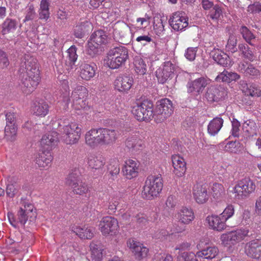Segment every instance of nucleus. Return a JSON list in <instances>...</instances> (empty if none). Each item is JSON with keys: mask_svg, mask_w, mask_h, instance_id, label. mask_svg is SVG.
Masks as SVG:
<instances>
[{"mask_svg": "<svg viewBox=\"0 0 261 261\" xmlns=\"http://www.w3.org/2000/svg\"><path fill=\"white\" fill-rule=\"evenodd\" d=\"M96 45L100 46L106 41V35L105 32L101 30L94 32L91 35L90 40Z\"/></svg>", "mask_w": 261, "mask_h": 261, "instance_id": "obj_42", "label": "nucleus"}, {"mask_svg": "<svg viewBox=\"0 0 261 261\" xmlns=\"http://www.w3.org/2000/svg\"><path fill=\"white\" fill-rule=\"evenodd\" d=\"M224 189L223 186L218 183H215L213 185L212 188V194L215 199L219 198L223 194Z\"/></svg>", "mask_w": 261, "mask_h": 261, "instance_id": "obj_56", "label": "nucleus"}, {"mask_svg": "<svg viewBox=\"0 0 261 261\" xmlns=\"http://www.w3.org/2000/svg\"><path fill=\"white\" fill-rule=\"evenodd\" d=\"M32 111L36 116H45L49 111L48 103L42 99L36 100L32 106Z\"/></svg>", "mask_w": 261, "mask_h": 261, "instance_id": "obj_26", "label": "nucleus"}, {"mask_svg": "<svg viewBox=\"0 0 261 261\" xmlns=\"http://www.w3.org/2000/svg\"><path fill=\"white\" fill-rule=\"evenodd\" d=\"M90 40L88 41L87 44V54L92 57H94L98 53L99 45H96Z\"/></svg>", "mask_w": 261, "mask_h": 261, "instance_id": "obj_61", "label": "nucleus"}, {"mask_svg": "<svg viewBox=\"0 0 261 261\" xmlns=\"http://www.w3.org/2000/svg\"><path fill=\"white\" fill-rule=\"evenodd\" d=\"M72 189L74 193L79 195H83L87 193L89 189L87 185L83 182L81 180L74 183V185H69Z\"/></svg>", "mask_w": 261, "mask_h": 261, "instance_id": "obj_47", "label": "nucleus"}, {"mask_svg": "<svg viewBox=\"0 0 261 261\" xmlns=\"http://www.w3.org/2000/svg\"><path fill=\"white\" fill-rule=\"evenodd\" d=\"M89 26L90 23L87 21L78 23L73 29L75 37L78 38H82Z\"/></svg>", "mask_w": 261, "mask_h": 261, "instance_id": "obj_41", "label": "nucleus"}, {"mask_svg": "<svg viewBox=\"0 0 261 261\" xmlns=\"http://www.w3.org/2000/svg\"><path fill=\"white\" fill-rule=\"evenodd\" d=\"M174 71V65L170 61L164 63L162 68L156 71V76L160 83L164 84L172 77Z\"/></svg>", "mask_w": 261, "mask_h": 261, "instance_id": "obj_11", "label": "nucleus"}, {"mask_svg": "<svg viewBox=\"0 0 261 261\" xmlns=\"http://www.w3.org/2000/svg\"><path fill=\"white\" fill-rule=\"evenodd\" d=\"M132 221L136 222L140 226H142L146 225L148 220L144 214L140 213L133 217Z\"/></svg>", "mask_w": 261, "mask_h": 261, "instance_id": "obj_62", "label": "nucleus"}, {"mask_svg": "<svg viewBox=\"0 0 261 261\" xmlns=\"http://www.w3.org/2000/svg\"><path fill=\"white\" fill-rule=\"evenodd\" d=\"M238 48L244 58L251 61L254 60L253 54L247 44H239Z\"/></svg>", "mask_w": 261, "mask_h": 261, "instance_id": "obj_52", "label": "nucleus"}, {"mask_svg": "<svg viewBox=\"0 0 261 261\" xmlns=\"http://www.w3.org/2000/svg\"><path fill=\"white\" fill-rule=\"evenodd\" d=\"M222 10L220 7L216 5L210 10L208 16L213 20L217 21L222 17Z\"/></svg>", "mask_w": 261, "mask_h": 261, "instance_id": "obj_51", "label": "nucleus"}, {"mask_svg": "<svg viewBox=\"0 0 261 261\" xmlns=\"http://www.w3.org/2000/svg\"><path fill=\"white\" fill-rule=\"evenodd\" d=\"M103 128H92L85 135V141L88 145L95 147L101 145Z\"/></svg>", "mask_w": 261, "mask_h": 261, "instance_id": "obj_14", "label": "nucleus"}, {"mask_svg": "<svg viewBox=\"0 0 261 261\" xmlns=\"http://www.w3.org/2000/svg\"><path fill=\"white\" fill-rule=\"evenodd\" d=\"M208 82L209 80L207 79L201 77L188 82L187 84L188 92L194 95L200 94L208 84Z\"/></svg>", "mask_w": 261, "mask_h": 261, "instance_id": "obj_15", "label": "nucleus"}, {"mask_svg": "<svg viewBox=\"0 0 261 261\" xmlns=\"http://www.w3.org/2000/svg\"><path fill=\"white\" fill-rule=\"evenodd\" d=\"M53 156L49 150L42 151L38 153L36 163L40 167L45 168L50 166Z\"/></svg>", "mask_w": 261, "mask_h": 261, "instance_id": "obj_29", "label": "nucleus"}, {"mask_svg": "<svg viewBox=\"0 0 261 261\" xmlns=\"http://www.w3.org/2000/svg\"><path fill=\"white\" fill-rule=\"evenodd\" d=\"M128 58L127 49L119 46L111 49L108 53L106 64L111 69H117L124 65Z\"/></svg>", "mask_w": 261, "mask_h": 261, "instance_id": "obj_3", "label": "nucleus"}, {"mask_svg": "<svg viewBox=\"0 0 261 261\" xmlns=\"http://www.w3.org/2000/svg\"><path fill=\"white\" fill-rule=\"evenodd\" d=\"M91 257L92 260L100 261L102 258L103 247L100 243H91L90 245Z\"/></svg>", "mask_w": 261, "mask_h": 261, "instance_id": "obj_33", "label": "nucleus"}, {"mask_svg": "<svg viewBox=\"0 0 261 261\" xmlns=\"http://www.w3.org/2000/svg\"><path fill=\"white\" fill-rule=\"evenodd\" d=\"M88 163L91 168L99 169L105 164V159L101 155L92 154L88 158Z\"/></svg>", "mask_w": 261, "mask_h": 261, "instance_id": "obj_36", "label": "nucleus"}, {"mask_svg": "<svg viewBox=\"0 0 261 261\" xmlns=\"http://www.w3.org/2000/svg\"><path fill=\"white\" fill-rule=\"evenodd\" d=\"M19 190V185L16 184H9L7 186L6 188V194L9 197L13 198L17 195Z\"/></svg>", "mask_w": 261, "mask_h": 261, "instance_id": "obj_57", "label": "nucleus"}, {"mask_svg": "<svg viewBox=\"0 0 261 261\" xmlns=\"http://www.w3.org/2000/svg\"><path fill=\"white\" fill-rule=\"evenodd\" d=\"M71 230L81 239H91L94 235V229L89 226H73Z\"/></svg>", "mask_w": 261, "mask_h": 261, "instance_id": "obj_30", "label": "nucleus"}, {"mask_svg": "<svg viewBox=\"0 0 261 261\" xmlns=\"http://www.w3.org/2000/svg\"><path fill=\"white\" fill-rule=\"evenodd\" d=\"M256 188L254 182L249 177H245L240 180L233 188L234 198L237 200H243L253 192Z\"/></svg>", "mask_w": 261, "mask_h": 261, "instance_id": "obj_4", "label": "nucleus"}, {"mask_svg": "<svg viewBox=\"0 0 261 261\" xmlns=\"http://www.w3.org/2000/svg\"><path fill=\"white\" fill-rule=\"evenodd\" d=\"M88 90L83 86L77 85L72 92L71 98L72 101V107L75 110L85 109L87 107L86 97Z\"/></svg>", "mask_w": 261, "mask_h": 261, "instance_id": "obj_7", "label": "nucleus"}, {"mask_svg": "<svg viewBox=\"0 0 261 261\" xmlns=\"http://www.w3.org/2000/svg\"><path fill=\"white\" fill-rule=\"evenodd\" d=\"M36 217V212L33 204L27 200L22 201L21 206L18 211L17 221L22 226H24L30 218L31 219Z\"/></svg>", "mask_w": 261, "mask_h": 261, "instance_id": "obj_9", "label": "nucleus"}, {"mask_svg": "<svg viewBox=\"0 0 261 261\" xmlns=\"http://www.w3.org/2000/svg\"><path fill=\"white\" fill-rule=\"evenodd\" d=\"M125 146L132 152L137 153L143 148L144 144L143 141L138 136L134 135L127 138Z\"/></svg>", "mask_w": 261, "mask_h": 261, "instance_id": "obj_19", "label": "nucleus"}, {"mask_svg": "<svg viewBox=\"0 0 261 261\" xmlns=\"http://www.w3.org/2000/svg\"><path fill=\"white\" fill-rule=\"evenodd\" d=\"M80 130V136L81 135V130L82 129L81 127L79 126V124L76 123L72 122L69 124L67 125L64 126L63 128V133H68L70 134L71 133H75V130H77V129Z\"/></svg>", "mask_w": 261, "mask_h": 261, "instance_id": "obj_64", "label": "nucleus"}, {"mask_svg": "<svg viewBox=\"0 0 261 261\" xmlns=\"http://www.w3.org/2000/svg\"><path fill=\"white\" fill-rule=\"evenodd\" d=\"M223 120L220 117L214 118L211 120L208 126L207 131L211 136H215L217 134L223 126Z\"/></svg>", "mask_w": 261, "mask_h": 261, "instance_id": "obj_35", "label": "nucleus"}, {"mask_svg": "<svg viewBox=\"0 0 261 261\" xmlns=\"http://www.w3.org/2000/svg\"><path fill=\"white\" fill-rule=\"evenodd\" d=\"M239 142L237 141L228 142L224 147V150L231 153H236L239 150Z\"/></svg>", "mask_w": 261, "mask_h": 261, "instance_id": "obj_60", "label": "nucleus"}, {"mask_svg": "<svg viewBox=\"0 0 261 261\" xmlns=\"http://www.w3.org/2000/svg\"><path fill=\"white\" fill-rule=\"evenodd\" d=\"M227 92L221 87L211 86L207 89L205 97L209 102L218 101L223 99Z\"/></svg>", "mask_w": 261, "mask_h": 261, "instance_id": "obj_16", "label": "nucleus"}, {"mask_svg": "<svg viewBox=\"0 0 261 261\" xmlns=\"http://www.w3.org/2000/svg\"><path fill=\"white\" fill-rule=\"evenodd\" d=\"M127 246L132 250L136 259L141 260L147 256L148 249L140 243L129 239Z\"/></svg>", "mask_w": 261, "mask_h": 261, "instance_id": "obj_17", "label": "nucleus"}, {"mask_svg": "<svg viewBox=\"0 0 261 261\" xmlns=\"http://www.w3.org/2000/svg\"><path fill=\"white\" fill-rule=\"evenodd\" d=\"M240 78V76L236 72H228L224 70L217 75L216 80L217 82H223L229 83L232 81H235Z\"/></svg>", "mask_w": 261, "mask_h": 261, "instance_id": "obj_34", "label": "nucleus"}, {"mask_svg": "<svg viewBox=\"0 0 261 261\" xmlns=\"http://www.w3.org/2000/svg\"><path fill=\"white\" fill-rule=\"evenodd\" d=\"M239 88L247 96L259 97L261 90L254 84H247L245 81L241 80L239 82Z\"/></svg>", "mask_w": 261, "mask_h": 261, "instance_id": "obj_20", "label": "nucleus"}, {"mask_svg": "<svg viewBox=\"0 0 261 261\" xmlns=\"http://www.w3.org/2000/svg\"><path fill=\"white\" fill-rule=\"evenodd\" d=\"M5 138L11 142L15 140L16 138L17 128L15 124H6L5 128Z\"/></svg>", "mask_w": 261, "mask_h": 261, "instance_id": "obj_45", "label": "nucleus"}, {"mask_svg": "<svg viewBox=\"0 0 261 261\" xmlns=\"http://www.w3.org/2000/svg\"><path fill=\"white\" fill-rule=\"evenodd\" d=\"M17 23L15 20L7 18L2 24V33L3 35L13 32L16 29Z\"/></svg>", "mask_w": 261, "mask_h": 261, "instance_id": "obj_44", "label": "nucleus"}, {"mask_svg": "<svg viewBox=\"0 0 261 261\" xmlns=\"http://www.w3.org/2000/svg\"><path fill=\"white\" fill-rule=\"evenodd\" d=\"M237 38L233 34L230 35L226 45V49L231 53H234L237 50Z\"/></svg>", "mask_w": 261, "mask_h": 261, "instance_id": "obj_55", "label": "nucleus"}, {"mask_svg": "<svg viewBox=\"0 0 261 261\" xmlns=\"http://www.w3.org/2000/svg\"><path fill=\"white\" fill-rule=\"evenodd\" d=\"M132 112L138 121H148L153 117V104L148 101H144L134 106Z\"/></svg>", "mask_w": 261, "mask_h": 261, "instance_id": "obj_6", "label": "nucleus"}, {"mask_svg": "<svg viewBox=\"0 0 261 261\" xmlns=\"http://www.w3.org/2000/svg\"><path fill=\"white\" fill-rule=\"evenodd\" d=\"M81 181L80 173L78 169H75L69 174L66 183L68 185H74V183Z\"/></svg>", "mask_w": 261, "mask_h": 261, "instance_id": "obj_53", "label": "nucleus"}, {"mask_svg": "<svg viewBox=\"0 0 261 261\" xmlns=\"http://www.w3.org/2000/svg\"><path fill=\"white\" fill-rule=\"evenodd\" d=\"M153 28L155 30L156 34H160L165 30L164 19L162 18V17H157L156 19L154 18Z\"/></svg>", "mask_w": 261, "mask_h": 261, "instance_id": "obj_59", "label": "nucleus"}, {"mask_svg": "<svg viewBox=\"0 0 261 261\" xmlns=\"http://www.w3.org/2000/svg\"><path fill=\"white\" fill-rule=\"evenodd\" d=\"M173 112L172 103L168 99H162L156 102L155 109L153 112V117L158 122H162L169 118Z\"/></svg>", "mask_w": 261, "mask_h": 261, "instance_id": "obj_5", "label": "nucleus"}, {"mask_svg": "<svg viewBox=\"0 0 261 261\" xmlns=\"http://www.w3.org/2000/svg\"><path fill=\"white\" fill-rule=\"evenodd\" d=\"M135 69L136 72L144 75L147 71V66L144 60L140 57H136L134 61Z\"/></svg>", "mask_w": 261, "mask_h": 261, "instance_id": "obj_46", "label": "nucleus"}, {"mask_svg": "<svg viewBox=\"0 0 261 261\" xmlns=\"http://www.w3.org/2000/svg\"><path fill=\"white\" fill-rule=\"evenodd\" d=\"M209 226L214 230L217 231H222L225 228V221L222 217L217 215H212L207 216L206 219Z\"/></svg>", "mask_w": 261, "mask_h": 261, "instance_id": "obj_28", "label": "nucleus"}, {"mask_svg": "<svg viewBox=\"0 0 261 261\" xmlns=\"http://www.w3.org/2000/svg\"><path fill=\"white\" fill-rule=\"evenodd\" d=\"M240 31L245 40L252 45L253 44L251 42V41L255 39V36L251 31L245 26L242 27Z\"/></svg>", "mask_w": 261, "mask_h": 261, "instance_id": "obj_54", "label": "nucleus"}, {"mask_svg": "<svg viewBox=\"0 0 261 261\" xmlns=\"http://www.w3.org/2000/svg\"><path fill=\"white\" fill-rule=\"evenodd\" d=\"M234 207L232 205H228L220 215L225 221L231 217L234 214Z\"/></svg>", "mask_w": 261, "mask_h": 261, "instance_id": "obj_63", "label": "nucleus"}, {"mask_svg": "<svg viewBox=\"0 0 261 261\" xmlns=\"http://www.w3.org/2000/svg\"><path fill=\"white\" fill-rule=\"evenodd\" d=\"M133 83V79L127 75L119 76L114 82L116 89L121 92H125L130 89Z\"/></svg>", "mask_w": 261, "mask_h": 261, "instance_id": "obj_24", "label": "nucleus"}, {"mask_svg": "<svg viewBox=\"0 0 261 261\" xmlns=\"http://www.w3.org/2000/svg\"><path fill=\"white\" fill-rule=\"evenodd\" d=\"M248 233L249 230L248 229H239L222 234L220 239L222 243L225 245H234L248 236Z\"/></svg>", "mask_w": 261, "mask_h": 261, "instance_id": "obj_8", "label": "nucleus"}, {"mask_svg": "<svg viewBox=\"0 0 261 261\" xmlns=\"http://www.w3.org/2000/svg\"><path fill=\"white\" fill-rule=\"evenodd\" d=\"M193 194L196 201L200 204L204 203L209 198L207 188L205 185H195L193 188Z\"/></svg>", "mask_w": 261, "mask_h": 261, "instance_id": "obj_18", "label": "nucleus"}, {"mask_svg": "<svg viewBox=\"0 0 261 261\" xmlns=\"http://www.w3.org/2000/svg\"><path fill=\"white\" fill-rule=\"evenodd\" d=\"M95 74V67L88 64H85L81 66L80 76L85 80H89Z\"/></svg>", "mask_w": 261, "mask_h": 261, "instance_id": "obj_39", "label": "nucleus"}, {"mask_svg": "<svg viewBox=\"0 0 261 261\" xmlns=\"http://www.w3.org/2000/svg\"><path fill=\"white\" fill-rule=\"evenodd\" d=\"M173 172L178 177L182 176L186 171V164L185 160L178 155H174L172 157Z\"/></svg>", "mask_w": 261, "mask_h": 261, "instance_id": "obj_23", "label": "nucleus"}, {"mask_svg": "<svg viewBox=\"0 0 261 261\" xmlns=\"http://www.w3.org/2000/svg\"><path fill=\"white\" fill-rule=\"evenodd\" d=\"M178 222L183 224H188L194 219L193 211L187 207H182L175 215Z\"/></svg>", "mask_w": 261, "mask_h": 261, "instance_id": "obj_21", "label": "nucleus"}, {"mask_svg": "<svg viewBox=\"0 0 261 261\" xmlns=\"http://www.w3.org/2000/svg\"><path fill=\"white\" fill-rule=\"evenodd\" d=\"M239 68L246 76L257 77L260 74L259 71L250 63H241L239 65Z\"/></svg>", "mask_w": 261, "mask_h": 261, "instance_id": "obj_32", "label": "nucleus"}, {"mask_svg": "<svg viewBox=\"0 0 261 261\" xmlns=\"http://www.w3.org/2000/svg\"><path fill=\"white\" fill-rule=\"evenodd\" d=\"M123 175L128 179L137 176L138 172V166L137 162L133 160H127L122 168Z\"/></svg>", "mask_w": 261, "mask_h": 261, "instance_id": "obj_22", "label": "nucleus"}, {"mask_svg": "<svg viewBox=\"0 0 261 261\" xmlns=\"http://www.w3.org/2000/svg\"><path fill=\"white\" fill-rule=\"evenodd\" d=\"M197 253L184 252L178 256L177 261H198Z\"/></svg>", "mask_w": 261, "mask_h": 261, "instance_id": "obj_58", "label": "nucleus"}, {"mask_svg": "<svg viewBox=\"0 0 261 261\" xmlns=\"http://www.w3.org/2000/svg\"><path fill=\"white\" fill-rule=\"evenodd\" d=\"M19 72L23 92L27 94L32 92L40 80L36 60L29 55H25L21 60Z\"/></svg>", "mask_w": 261, "mask_h": 261, "instance_id": "obj_1", "label": "nucleus"}, {"mask_svg": "<svg viewBox=\"0 0 261 261\" xmlns=\"http://www.w3.org/2000/svg\"><path fill=\"white\" fill-rule=\"evenodd\" d=\"M118 132L114 129L103 128L101 145H109L115 142Z\"/></svg>", "mask_w": 261, "mask_h": 261, "instance_id": "obj_31", "label": "nucleus"}, {"mask_svg": "<svg viewBox=\"0 0 261 261\" xmlns=\"http://www.w3.org/2000/svg\"><path fill=\"white\" fill-rule=\"evenodd\" d=\"M75 133H63V138L65 143L67 144L72 145L77 143L81 137L80 130L77 129Z\"/></svg>", "mask_w": 261, "mask_h": 261, "instance_id": "obj_43", "label": "nucleus"}, {"mask_svg": "<svg viewBox=\"0 0 261 261\" xmlns=\"http://www.w3.org/2000/svg\"><path fill=\"white\" fill-rule=\"evenodd\" d=\"M58 141L57 132H50L43 136L40 141L41 145L47 150L51 149Z\"/></svg>", "mask_w": 261, "mask_h": 261, "instance_id": "obj_27", "label": "nucleus"}, {"mask_svg": "<svg viewBox=\"0 0 261 261\" xmlns=\"http://www.w3.org/2000/svg\"><path fill=\"white\" fill-rule=\"evenodd\" d=\"M169 23L175 31H181L188 25V19L182 12L174 13L170 17Z\"/></svg>", "mask_w": 261, "mask_h": 261, "instance_id": "obj_13", "label": "nucleus"}, {"mask_svg": "<svg viewBox=\"0 0 261 261\" xmlns=\"http://www.w3.org/2000/svg\"><path fill=\"white\" fill-rule=\"evenodd\" d=\"M218 249L215 246L207 247L200 251L197 252L198 257H203L205 259H212L218 253Z\"/></svg>", "mask_w": 261, "mask_h": 261, "instance_id": "obj_38", "label": "nucleus"}, {"mask_svg": "<svg viewBox=\"0 0 261 261\" xmlns=\"http://www.w3.org/2000/svg\"><path fill=\"white\" fill-rule=\"evenodd\" d=\"M243 130L246 137H249L256 135L257 127L254 121L247 120L243 124Z\"/></svg>", "mask_w": 261, "mask_h": 261, "instance_id": "obj_37", "label": "nucleus"}, {"mask_svg": "<svg viewBox=\"0 0 261 261\" xmlns=\"http://www.w3.org/2000/svg\"><path fill=\"white\" fill-rule=\"evenodd\" d=\"M108 169L112 176H115L120 172L119 162L117 159L110 160Z\"/></svg>", "mask_w": 261, "mask_h": 261, "instance_id": "obj_49", "label": "nucleus"}, {"mask_svg": "<svg viewBox=\"0 0 261 261\" xmlns=\"http://www.w3.org/2000/svg\"><path fill=\"white\" fill-rule=\"evenodd\" d=\"M120 198L118 197L111 196L108 201L107 208L110 214L114 213L119 204Z\"/></svg>", "mask_w": 261, "mask_h": 261, "instance_id": "obj_48", "label": "nucleus"}, {"mask_svg": "<svg viewBox=\"0 0 261 261\" xmlns=\"http://www.w3.org/2000/svg\"><path fill=\"white\" fill-rule=\"evenodd\" d=\"M210 55L215 61L220 65L227 67L231 65L229 56L219 49H214Z\"/></svg>", "mask_w": 261, "mask_h": 261, "instance_id": "obj_25", "label": "nucleus"}, {"mask_svg": "<svg viewBox=\"0 0 261 261\" xmlns=\"http://www.w3.org/2000/svg\"><path fill=\"white\" fill-rule=\"evenodd\" d=\"M77 58L76 47L74 45H72L67 50L66 65L69 66L70 69H72L74 67L75 62L76 61Z\"/></svg>", "mask_w": 261, "mask_h": 261, "instance_id": "obj_40", "label": "nucleus"}, {"mask_svg": "<svg viewBox=\"0 0 261 261\" xmlns=\"http://www.w3.org/2000/svg\"><path fill=\"white\" fill-rule=\"evenodd\" d=\"M163 187V179L161 174L149 175L145 182L142 196L145 199H152L158 196Z\"/></svg>", "mask_w": 261, "mask_h": 261, "instance_id": "obj_2", "label": "nucleus"}, {"mask_svg": "<svg viewBox=\"0 0 261 261\" xmlns=\"http://www.w3.org/2000/svg\"><path fill=\"white\" fill-rule=\"evenodd\" d=\"M245 252L251 258L261 260V239L253 240L246 243Z\"/></svg>", "mask_w": 261, "mask_h": 261, "instance_id": "obj_12", "label": "nucleus"}, {"mask_svg": "<svg viewBox=\"0 0 261 261\" xmlns=\"http://www.w3.org/2000/svg\"><path fill=\"white\" fill-rule=\"evenodd\" d=\"M99 227L103 235L112 234L116 232L119 227L118 222L114 217H105L100 220Z\"/></svg>", "mask_w": 261, "mask_h": 261, "instance_id": "obj_10", "label": "nucleus"}, {"mask_svg": "<svg viewBox=\"0 0 261 261\" xmlns=\"http://www.w3.org/2000/svg\"><path fill=\"white\" fill-rule=\"evenodd\" d=\"M129 28L124 23H122L120 25H116L114 30V34L115 36H119L120 38H125L129 33Z\"/></svg>", "mask_w": 261, "mask_h": 261, "instance_id": "obj_50", "label": "nucleus"}]
</instances>
